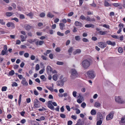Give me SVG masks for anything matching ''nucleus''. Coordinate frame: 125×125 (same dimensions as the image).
Segmentation results:
<instances>
[{"label": "nucleus", "mask_w": 125, "mask_h": 125, "mask_svg": "<svg viewBox=\"0 0 125 125\" xmlns=\"http://www.w3.org/2000/svg\"><path fill=\"white\" fill-rule=\"evenodd\" d=\"M74 24L76 26H79L80 27L83 26V24L77 21L75 22Z\"/></svg>", "instance_id": "9d476101"}, {"label": "nucleus", "mask_w": 125, "mask_h": 125, "mask_svg": "<svg viewBox=\"0 0 125 125\" xmlns=\"http://www.w3.org/2000/svg\"><path fill=\"white\" fill-rule=\"evenodd\" d=\"M47 16L48 17L52 18L54 17V16L50 12H49L47 15Z\"/></svg>", "instance_id": "4be33fe9"}, {"label": "nucleus", "mask_w": 125, "mask_h": 125, "mask_svg": "<svg viewBox=\"0 0 125 125\" xmlns=\"http://www.w3.org/2000/svg\"><path fill=\"white\" fill-rule=\"evenodd\" d=\"M86 106V104L84 102L82 103L81 105V106L82 107H83V108H84Z\"/></svg>", "instance_id": "c03bdc74"}, {"label": "nucleus", "mask_w": 125, "mask_h": 125, "mask_svg": "<svg viewBox=\"0 0 125 125\" xmlns=\"http://www.w3.org/2000/svg\"><path fill=\"white\" fill-rule=\"evenodd\" d=\"M44 43V41H40L39 42H38V44L39 45H42Z\"/></svg>", "instance_id": "de8ad7c7"}, {"label": "nucleus", "mask_w": 125, "mask_h": 125, "mask_svg": "<svg viewBox=\"0 0 125 125\" xmlns=\"http://www.w3.org/2000/svg\"><path fill=\"white\" fill-rule=\"evenodd\" d=\"M7 88V87L6 86H3L2 88L1 91H5L6 90Z\"/></svg>", "instance_id": "e433bc0d"}, {"label": "nucleus", "mask_w": 125, "mask_h": 125, "mask_svg": "<svg viewBox=\"0 0 125 125\" xmlns=\"http://www.w3.org/2000/svg\"><path fill=\"white\" fill-rule=\"evenodd\" d=\"M12 20H14L16 22H18L19 21V20L16 17H15L13 18H12L11 19Z\"/></svg>", "instance_id": "bf43d9fd"}, {"label": "nucleus", "mask_w": 125, "mask_h": 125, "mask_svg": "<svg viewBox=\"0 0 125 125\" xmlns=\"http://www.w3.org/2000/svg\"><path fill=\"white\" fill-rule=\"evenodd\" d=\"M0 24L2 25H4L5 24V22L4 21L3 19H0Z\"/></svg>", "instance_id": "bb28decb"}, {"label": "nucleus", "mask_w": 125, "mask_h": 125, "mask_svg": "<svg viewBox=\"0 0 125 125\" xmlns=\"http://www.w3.org/2000/svg\"><path fill=\"white\" fill-rule=\"evenodd\" d=\"M83 41L84 42H89V40L86 38H83L82 39Z\"/></svg>", "instance_id": "09e8293b"}, {"label": "nucleus", "mask_w": 125, "mask_h": 125, "mask_svg": "<svg viewBox=\"0 0 125 125\" xmlns=\"http://www.w3.org/2000/svg\"><path fill=\"white\" fill-rule=\"evenodd\" d=\"M13 14V13L11 12H6L5 14L7 17H10Z\"/></svg>", "instance_id": "aec40b11"}, {"label": "nucleus", "mask_w": 125, "mask_h": 125, "mask_svg": "<svg viewBox=\"0 0 125 125\" xmlns=\"http://www.w3.org/2000/svg\"><path fill=\"white\" fill-rule=\"evenodd\" d=\"M52 103L51 101H49L48 102V107L51 109L53 110H54V107L51 104Z\"/></svg>", "instance_id": "0eeeda50"}, {"label": "nucleus", "mask_w": 125, "mask_h": 125, "mask_svg": "<svg viewBox=\"0 0 125 125\" xmlns=\"http://www.w3.org/2000/svg\"><path fill=\"white\" fill-rule=\"evenodd\" d=\"M25 28L26 30L29 31L31 28V26L28 24H26L25 25Z\"/></svg>", "instance_id": "9b49d317"}, {"label": "nucleus", "mask_w": 125, "mask_h": 125, "mask_svg": "<svg viewBox=\"0 0 125 125\" xmlns=\"http://www.w3.org/2000/svg\"><path fill=\"white\" fill-rule=\"evenodd\" d=\"M45 14L43 12H42V13H41L40 14V16L41 17H43L45 16Z\"/></svg>", "instance_id": "49530a36"}, {"label": "nucleus", "mask_w": 125, "mask_h": 125, "mask_svg": "<svg viewBox=\"0 0 125 125\" xmlns=\"http://www.w3.org/2000/svg\"><path fill=\"white\" fill-rule=\"evenodd\" d=\"M57 75L55 74L54 75L52 76V79L54 81H56L57 80Z\"/></svg>", "instance_id": "393cba45"}, {"label": "nucleus", "mask_w": 125, "mask_h": 125, "mask_svg": "<svg viewBox=\"0 0 125 125\" xmlns=\"http://www.w3.org/2000/svg\"><path fill=\"white\" fill-rule=\"evenodd\" d=\"M113 5L115 7H117L119 5V4L118 3H114L113 4Z\"/></svg>", "instance_id": "0e129e2a"}, {"label": "nucleus", "mask_w": 125, "mask_h": 125, "mask_svg": "<svg viewBox=\"0 0 125 125\" xmlns=\"http://www.w3.org/2000/svg\"><path fill=\"white\" fill-rule=\"evenodd\" d=\"M77 92L75 91H73V95L74 97H76Z\"/></svg>", "instance_id": "4c0bfd02"}, {"label": "nucleus", "mask_w": 125, "mask_h": 125, "mask_svg": "<svg viewBox=\"0 0 125 125\" xmlns=\"http://www.w3.org/2000/svg\"><path fill=\"white\" fill-rule=\"evenodd\" d=\"M20 19H23L25 18L24 15L22 14H21L20 15Z\"/></svg>", "instance_id": "603ef678"}, {"label": "nucleus", "mask_w": 125, "mask_h": 125, "mask_svg": "<svg viewBox=\"0 0 125 125\" xmlns=\"http://www.w3.org/2000/svg\"><path fill=\"white\" fill-rule=\"evenodd\" d=\"M111 36L113 38H115L116 39H119V37L115 35H112Z\"/></svg>", "instance_id": "13d9d810"}, {"label": "nucleus", "mask_w": 125, "mask_h": 125, "mask_svg": "<svg viewBox=\"0 0 125 125\" xmlns=\"http://www.w3.org/2000/svg\"><path fill=\"white\" fill-rule=\"evenodd\" d=\"M14 74V72L13 70H11L9 73V74L11 76H12Z\"/></svg>", "instance_id": "5701e85b"}, {"label": "nucleus", "mask_w": 125, "mask_h": 125, "mask_svg": "<svg viewBox=\"0 0 125 125\" xmlns=\"http://www.w3.org/2000/svg\"><path fill=\"white\" fill-rule=\"evenodd\" d=\"M39 100L40 101L42 102L43 103L45 101V99L42 98H40L39 99Z\"/></svg>", "instance_id": "4d7b16f0"}, {"label": "nucleus", "mask_w": 125, "mask_h": 125, "mask_svg": "<svg viewBox=\"0 0 125 125\" xmlns=\"http://www.w3.org/2000/svg\"><path fill=\"white\" fill-rule=\"evenodd\" d=\"M99 47L102 48H104L106 46V43L104 42H100L98 43Z\"/></svg>", "instance_id": "39448f33"}, {"label": "nucleus", "mask_w": 125, "mask_h": 125, "mask_svg": "<svg viewBox=\"0 0 125 125\" xmlns=\"http://www.w3.org/2000/svg\"><path fill=\"white\" fill-rule=\"evenodd\" d=\"M24 56L26 58H27L29 57V54L28 53H25L24 54Z\"/></svg>", "instance_id": "052dcab7"}, {"label": "nucleus", "mask_w": 125, "mask_h": 125, "mask_svg": "<svg viewBox=\"0 0 125 125\" xmlns=\"http://www.w3.org/2000/svg\"><path fill=\"white\" fill-rule=\"evenodd\" d=\"M85 27L86 28L91 27L92 28H94V26L92 24H87L85 25Z\"/></svg>", "instance_id": "f8f14e48"}, {"label": "nucleus", "mask_w": 125, "mask_h": 125, "mask_svg": "<svg viewBox=\"0 0 125 125\" xmlns=\"http://www.w3.org/2000/svg\"><path fill=\"white\" fill-rule=\"evenodd\" d=\"M21 83L23 85H28V83L26 81V79L24 78H23L21 81Z\"/></svg>", "instance_id": "1a4fd4ad"}, {"label": "nucleus", "mask_w": 125, "mask_h": 125, "mask_svg": "<svg viewBox=\"0 0 125 125\" xmlns=\"http://www.w3.org/2000/svg\"><path fill=\"white\" fill-rule=\"evenodd\" d=\"M57 34L59 36H64V35L63 33H62L59 31L57 32Z\"/></svg>", "instance_id": "58836bf2"}, {"label": "nucleus", "mask_w": 125, "mask_h": 125, "mask_svg": "<svg viewBox=\"0 0 125 125\" xmlns=\"http://www.w3.org/2000/svg\"><path fill=\"white\" fill-rule=\"evenodd\" d=\"M32 125H39V123L36 121H33L32 123Z\"/></svg>", "instance_id": "72a5a7b5"}, {"label": "nucleus", "mask_w": 125, "mask_h": 125, "mask_svg": "<svg viewBox=\"0 0 125 125\" xmlns=\"http://www.w3.org/2000/svg\"><path fill=\"white\" fill-rule=\"evenodd\" d=\"M106 43L108 45H110L113 46H115L116 45V43L115 42H112L110 41H107L106 42Z\"/></svg>", "instance_id": "6e6552de"}, {"label": "nucleus", "mask_w": 125, "mask_h": 125, "mask_svg": "<svg viewBox=\"0 0 125 125\" xmlns=\"http://www.w3.org/2000/svg\"><path fill=\"white\" fill-rule=\"evenodd\" d=\"M104 5L105 6H110L111 7V5L109 4L108 2L106 0H105L104 1Z\"/></svg>", "instance_id": "dca6fc26"}, {"label": "nucleus", "mask_w": 125, "mask_h": 125, "mask_svg": "<svg viewBox=\"0 0 125 125\" xmlns=\"http://www.w3.org/2000/svg\"><path fill=\"white\" fill-rule=\"evenodd\" d=\"M106 32V31H100L98 32V33L99 34L101 35H105Z\"/></svg>", "instance_id": "c85d7f7f"}, {"label": "nucleus", "mask_w": 125, "mask_h": 125, "mask_svg": "<svg viewBox=\"0 0 125 125\" xmlns=\"http://www.w3.org/2000/svg\"><path fill=\"white\" fill-rule=\"evenodd\" d=\"M78 98H79V99H80L81 100H82V99L83 98V97L81 93L78 94Z\"/></svg>", "instance_id": "473e14b6"}, {"label": "nucleus", "mask_w": 125, "mask_h": 125, "mask_svg": "<svg viewBox=\"0 0 125 125\" xmlns=\"http://www.w3.org/2000/svg\"><path fill=\"white\" fill-rule=\"evenodd\" d=\"M75 39L77 41H79L80 40L81 38L79 36H77L75 37Z\"/></svg>", "instance_id": "2f4dec72"}, {"label": "nucleus", "mask_w": 125, "mask_h": 125, "mask_svg": "<svg viewBox=\"0 0 125 125\" xmlns=\"http://www.w3.org/2000/svg\"><path fill=\"white\" fill-rule=\"evenodd\" d=\"M39 68L40 66L38 64H36V70L38 71L39 70Z\"/></svg>", "instance_id": "864d4df0"}, {"label": "nucleus", "mask_w": 125, "mask_h": 125, "mask_svg": "<svg viewBox=\"0 0 125 125\" xmlns=\"http://www.w3.org/2000/svg\"><path fill=\"white\" fill-rule=\"evenodd\" d=\"M87 74L88 77L91 79H93L95 77L94 72L93 70H92L88 71L87 72Z\"/></svg>", "instance_id": "7ed1b4c3"}, {"label": "nucleus", "mask_w": 125, "mask_h": 125, "mask_svg": "<svg viewBox=\"0 0 125 125\" xmlns=\"http://www.w3.org/2000/svg\"><path fill=\"white\" fill-rule=\"evenodd\" d=\"M37 39H34L33 40H32V43L35 42V43L37 45H38V41H36Z\"/></svg>", "instance_id": "7c9ffc66"}, {"label": "nucleus", "mask_w": 125, "mask_h": 125, "mask_svg": "<svg viewBox=\"0 0 125 125\" xmlns=\"http://www.w3.org/2000/svg\"><path fill=\"white\" fill-rule=\"evenodd\" d=\"M102 123V121L101 120H99L96 123L97 125H100Z\"/></svg>", "instance_id": "a19ab883"}, {"label": "nucleus", "mask_w": 125, "mask_h": 125, "mask_svg": "<svg viewBox=\"0 0 125 125\" xmlns=\"http://www.w3.org/2000/svg\"><path fill=\"white\" fill-rule=\"evenodd\" d=\"M91 114L92 115H95L96 114V111L94 109H92L91 112Z\"/></svg>", "instance_id": "a878e982"}, {"label": "nucleus", "mask_w": 125, "mask_h": 125, "mask_svg": "<svg viewBox=\"0 0 125 125\" xmlns=\"http://www.w3.org/2000/svg\"><path fill=\"white\" fill-rule=\"evenodd\" d=\"M115 99L116 102L119 103L124 104L125 102V100L121 99L119 96L115 97Z\"/></svg>", "instance_id": "20e7f679"}, {"label": "nucleus", "mask_w": 125, "mask_h": 125, "mask_svg": "<svg viewBox=\"0 0 125 125\" xmlns=\"http://www.w3.org/2000/svg\"><path fill=\"white\" fill-rule=\"evenodd\" d=\"M56 64L59 65H62L64 63L62 62L58 61L57 62Z\"/></svg>", "instance_id": "f704fd0d"}, {"label": "nucleus", "mask_w": 125, "mask_h": 125, "mask_svg": "<svg viewBox=\"0 0 125 125\" xmlns=\"http://www.w3.org/2000/svg\"><path fill=\"white\" fill-rule=\"evenodd\" d=\"M20 37L22 39L21 40L22 42H23L25 41L24 37L23 35H21Z\"/></svg>", "instance_id": "5fc2aeb1"}, {"label": "nucleus", "mask_w": 125, "mask_h": 125, "mask_svg": "<svg viewBox=\"0 0 125 125\" xmlns=\"http://www.w3.org/2000/svg\"><path fill=\"white\" fill-rule=\"evenodd\" d=\"M57 83H58L57 84V85L59 86H62L64 84V83H63V82L61 80L57 81Z\"/></svg>", "instance_id": "2eb2a0df"}, {"label": "nucleus", "mask_w": 125, "mask_h": 125, "mask_svg": "<svg viewBox=\"0 0 125 125\" xmlns=\"http://www.w3.org/2000/svg\"><path fill=\"white\" fill-rule=\"evenodd\" d=\"M3 50L6 51V52H8L7 49V46L6 45H4L3 47Z\"/></svg>", "instance_id": "ea45409f"}, {"label": "nucleus", "mask_w": 125, "mask_h": 125, "mask_svg": "<svg viewBox=\"0 0 125 125\" xmlns=\"http://www.w3.org/2000/svg\"><path fill=\"white\" fill-rule=\"evenodd\" d=\"M121 122L122 123H125V118H122L121 120Z\"/></svg>", "instance_id": "a18cd8bd"}, {"label": "nucleus", "mask_w": 125, "mask_h": 125, "mask_svg": "<svg viewBox=\"0 0 125 125\" xmlns=\"http://www.w3.org/2000/svg\"><path fill=\"white\" fill-rule=\"evenodd\" d=\"M85 20L87 21H91V18H90L89 17L87 16L86 17V18Z\"/></svg>", "instance_id": "3c124183"}, {"label": "nucleus", "mask_w": 125, "mask_h": 125, "mask_svg": "<svg viewBox=\"0 0 125 125\" xmlns=\"http://www.w3.org/2000/svg\"><path fill=\"white\" fill-rule=\"evenodd\" d=\"M8 52H7L6 51L2 50L1 51V54L2 55H8Z\"/></svg>", "instance_id": "412c9836"}, {"label": "nucleus", "mask_w": 125, "mask_h": 125, "mask_svg": "<svg viewBox=\"0 0 125 125\" xmlns=\"http://www.w3.org/2000/svg\"><path fill=\"white\" fill-rule=\"evenodd\" d=\"M13 87L14 86H17L18 85L17 83L15 82H13V83L11 85Z\"/></svg>", "instance_id": "79ce46f5"}, {"label": "nucleus", "mask_w": 125, "mask_h": 125, "mask_svg": "<svg viewBox=\"0 0 125 125\" xmlns=\"http://www.w3.org/2000/svg\"><path fill=\"white\" fill-rule=\"evenodd\" d=\"M114 112L113 111L110 112L109 114L107 115L106 117H113L114 116Z\"/></svg>", "instance_id": "ddd939ff"}, {"label": "nucleus", "mask_w": 125, "mask_h": 125, "mask_svg": "<svg viewBox=\"0 0 125 125\" xmlns=\"http://www.w3.org/2000/svg\"><path fill=\"white\" fill-rule=\"evenodd\" d=\"M73 50V48L72 47H71L69 48V50H68V52L69 53V54L70 55H71V54L70 53H71L72 52Z\"/></svg>", "instance_id": "6ab92c4d"}, {"label": "nucleus", "mask_w": 125, "mask_h": 125, "mask_svg": "<svg viewBox=\"0 0 125 125\" xmlns=\"http://www.w3.org/2000/svg\"><path fill=\"white\" fill-rule=\"evenodd\" d=\"M21 96H22V95L21 94H20L19 96L18 103L19 105V106L20 105L21 100Z\"/></svg>", "instance_id": "cd10ccee"}, {"label": "nucleus", "mask_w": 125, "mask_h": 125, "mask_svg": "<svg viewBox=\"0 0 125 125\" xmlns=\"http://www.w3.org/2000/svg\"><path fill=\"white\" fill-rule=\"evenodd\" d=\"M79 76L78 73L76 70L74 69H72L71 70V74L70 77L71 79L74 80L78 77Z\"/></svg>", "instance_id": "f03ea898"}, {"label": "nucleus", "mask_w": 125, "mask_h": 125, "mask_svg": "<svg viewBox=\"0 0 125 125\" xmlns=\"http://www.w3.org/2000/svg\"><path fill=\"white\" fill-rule=\"evenodd\" d=\"M7 26L8 27H11L12 29L15 28V25L14 23L12 22H8L7 24Z\"/></svg>", "instance_id": "423d86ee"}, {"label": "nucleus", "mask_w": 125, "mask_h": 125, "mask_svg": "<svg viewBox=\"0 0 125 125\" xmlns=\"http://www.w3.org/2000/svg\"><path fill=\"white\" fill-rule=\"evenodd\" d=\"M55 51L57 52H59L61 50L59 47H57L55 50Z\"/></svg>", "instance_id": "774afa93"}, {"label": "nucleus", "mask_w": 125, "mask_h": 125, "mask_svg": "<svg viewBox=\"0 0 125 125\" xmlns=\"http://www.w3.org/2000/svg\"><path fill=\"white\" fill-rule=\"evenodd\" d=\"M118 51L119 52L122 53L123 52V50L122 48L120 47L118 48Z\"/></svg>", "instance_id": "c756f323"}, {"label": "nucleus", "mask_w": 125, "mask_h": 125, "mask_svg": "<svg viewBox=\"0 0 125 125\" xmlns=\"http://www.w3.org/2000/svg\"><path fill=\"white\" fill-rule=\"evenodd\" d=\"M86 18L83 15H81L80 17V19L82 20H85Z\"/></svg>", "instance_id": "37998d69"}, {"label": "nucleus", "mask_w": 125, "mask_h": 125, "mask_svg": "<svg viewBox=\"0 0 125 125\" xmlns=\"http://www.w3.org/2000/svg\"><path fill=\"white\" fill-rule=\"evenodd\" d=\"M47 71V72L49 73V71L52 72V69L51 67L50 66H47L46 68Z\"/></svg>", "instance_id": "4468645a"}, {"label": "nucleus", "mask_w": 125, "mask_h": 125, "mask_svg": "<svg viewBox=\"0 0 125 125\" xmlns=\"http://www.w3.org/2000/svg\"><path fill=\"white\" fill-rule=\"evenodd\" d=\"M100 105L101 104L99 103L96 102L95 103L94 106L96 107H99Z\"/></svg>", "instance_id": "b1692460"}, {"label": "nucleus", "mask_w": 125, "mask_h": 125, "mask_svg": "<svg viewBox=\"0 0 125 125\" xmlns=\"http://www.w3.org/2000/svg\"><path fill=\"white\" fill-rule=\"evenodd\" d=\"M36 34L38 36H41L42 34V32H37L36 33Z\"/></svg>", "instance_id": "338daca9"}, {"label": "nucleus", "mask_w": 125, "mask_h": 125, "mask_svg": "<svg viewBox=\"0 0 125 125\" xmlns=\"http://www.w3.org/2000/svg\"><path fill=\"white\" fill-rule=\"evenodd\" d=\"M91 60L89 59H86L83 60L81 64L82 68L84 69H87L91 64Z\"/></svg>", "instance_id": "f257e3e1"}, {"label": "nucleus", "mask_w": 125, "mask_h": 125, "mask_svg": "<svg viewBox=\"0 0 125 125\" xmlns=\"http://www.w3.org/2000/svg\"><path fill=\"white\" fill-rule=\"evenodd\" d=\"M34 94L36 95H37L38 94V92L36 90H35L34 91Z\"/></svg>", "instance_id": "680f3d73"}, {"label": "nucleus", "mask_w": 125, "mask_h": 125, "mask_svg": "<svg viewBox=\"0 0 125 125\" xmlns=\"http://www.w3.org/2000/svg\"><path fill=\"white\" fill-rule=\"evenodd\" d=\"M45 69H42L39 72V73L40 74H42V73L44 71Z\"/></svg>", "instance_id": "69168bd1"}, {"label": "nucleus", "mask_w": 125, "mask_h": 125, "mask_svg": "<svg viewBox=\"0 0 125 125\" xmlns=\"http://www.w3.org/2000/svg\"><path fill=\"white\" fill-rule=\"evenodd\" d=\"M45 119V118H40L39 119H36V120L37 121H40L41 120H44Z\"/></svg>", "instance_id": "6e6d98bb"}, {"label": "nucleus", "mask_w": 125, "mask_h": 125, "mask_svg": "<svg viewBox=\"0 0 125 125\" xmlns=\"http://www.w3.org/2000/svg\"><path fill=\"white\" fill-rule=\"evenodd\" d=\"M97 116L99 117H103L104 116L102 115L100 112H99L97 113Z\"/></svg>", "instance_id": "c9c22d12"}, {"label": "nucleus", "mask_w": 125, "mask_h": 125, "mask_svg": "<svg viewBox=\"0 0 125 125\" xmlns=\"http://www.w3.org/2000/svg\"><path fill=\"white\" fill-rule=\"evenodd\" d=\"M41 57L43 60H47V57L44 55H42Z\"/></svg>", "instance_id": "e2e57ef3"}, {"label": "nucleus", "mask_w": 125, "mask_h": 125, "mask_svg": "<svg viewBox=\"0 0 125 125\" xmlns=\"http://www.w3.org/2000/svg\"><path fill=\"white\" fill-rule=\"evenodd\" d=\"M81 52V51L80 49H78L76 50L75 51H74L73 53L74 54H75L76 53H80Z\"/></svg>", "instance_id": "f3484780"}, {"label": "nucleus", "mask_w": 125, "mask_h": 125, "mask_svg": "<svg viewBox=\"0 0 125 125\" xmlns=\"http://www.w3.org/2000/svg\"><path fill=\"white\" fill-rule=\"evenodd\" d=\"M59 26L60 29L62 30H63V28L65 26L64 24L63 23H60L59 24Z\"/></svg>", "instance_id": "a211bd4d"}, {"label": "nucleus", "mask_w": 125, "mask_h": 125, "mask_svg": "<svg viewBox=\"0 0 125 125\" xmlns=\"http://www.w3.org/2000/svg\"><path fill=\"white\" fill-rule=\"evenodd\" d=\"M47 88L50 90L52 92L53 91V89L51 87H47Z\"/></svg>", "instance_id": "8fccbe9b"}]
</instances>
